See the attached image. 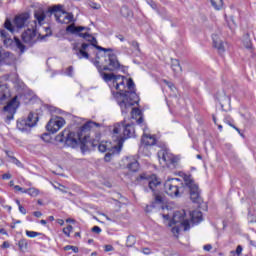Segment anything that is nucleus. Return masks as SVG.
<instances>
[{
  "mask_svg": "<svg viewBox=\"0 0 256 256\" xmlns=\"http://www.w3.org/2000/svg\"><path fill=\"white\" fill-rule=\"evenodd\" d=\"M100 77L107 83L111 89L112 95L121 109L122 115H127L133 105L139 104V96L135 91H124L125 76L115 73H105V71H117L121 64L117 60V55H105L104 61H94Z\"/></svg>",
  "mask_w": 256,
  "mask_h": 256,
  "instance_id": "1",
  "label": "nucleus"
},
{
  "mask_svg": "<svg viewBox=\"0 0 256 256\" xmlns=\"http://www.w3.org/2000/svg\"><path fill=\"white\" fill-rule=\"evenodd\" d=\"M93 127H99V123L93 121L86 122L80 127L77 133L65 129L55 137V141L64 143L66 147H71L72 149L80 147L82 153H85L89 151V145L95 147V144L89 141V135L85 134Z\"/></svg>",
  "mask_w": 256,
  "mask_h": 256,
  "instance_id": "2",
  "label": "nucleus"
},
{
  "mask_svg": "<svg viewBox=\"0 0 256 256\" xmlns=\"http://www.w3.org/2000/svg\"><path fill=\"white\" fill-rule=\"evenodd\" d=\"M25 97V94H21L11 98L9 84L0 81V105H3L2 112L6 116V121H13L15 113H17V109L21 105V101L23 103H29L31 101V98L25 99Z\"/></svg>",
  "mask_w": 256,
  "mask_h": 256,
  "instance_id": "3",
  "label": "nucleus"
},
{
  "mask_svg": "<svg viewBox=\"0 0 256 256\" xmlns=\"http://www.w3.org/2000/svg\"><path fill=\"white\" fill-rule=\"evenodd\" d=\"M81 31H89V28L85 26H75V24H70L66 27V32L71 33L72 35H77L78 37H82V39H85L90 43V47H94L97 49L96 53V59L92 60V63H95V61H101V57L105 59V55H114L112 48H104L102 46L97 45V38L92 36L89 33H83Z\"/></svg>",
  "mask_w": 256,
  "mask_h": 256,
  "instance_id": "4",
  "label": "nucleus"
},
{
  "mask_svg": "<svg viewBox=\"0 0 256 256\" xmlns=\"http://www.w3.org/2000/svg\"><path fill=\"white\" fill-rule=\"evenodd\" d=\"M114 141H118V146H114L116 151H121L125 139H131L135 137V125L134 124H125V120L114 124L113 130Z\"/></svg>",
  "mask_w": 256,
  "mask_h": 256,
  "instance_id": "5",
  "label": "nucleus"
},
{
  "mask_svg": "<svg viewBox=\"0 0 256 256\" xmlns=\"http://www.w3.org/2000/svg\"><path fill=\"white\" fill-rule=\"evenodd\" d=\"M49 17H55L57 23H61L62 25H69V23H75V18L73 13H69L63 10V5L57 4L53 5L52 7L48 8L46 12Z\"/></svg>",
  "mask_w": 256,
  "mask_h": 256,
  "instance_id": "6",
  "label": "nucleus"
},
{
  "mask_svg": "<svg viewBox=\"0 0 256 256\" xmlns=\"http://www.w3.org/2000/svg\"><path fill=\"white\" fill-rule=\"evenodd\" d=\"M183 179L184 187L185 189H188L192 203L201 205L203 203V197H201V189H199V185L195 183L193 176L191 174H183Z\"/></svg>",
  "mask_w": 256,
  "mask_h": 256,
  "instance_id": "7",
  "label": "nucleus"
},
{
  "mask_svg": "<svg viewBox=\"0 0 256 256\" xmlns=\"http://www.w3.org/2000/svg\"><path fill=\"white\" fill-rule=\"evenodd\" d=\"M164 189L169 197H181L183 182L179 178H168L164 183Z\"/></svg>",
  "mask_w": 256,
  "mask_h": 256,
  "instance_id": "8",
  "label": "nucleus"
},
{
  "mask_svg": "<svg viewBox=\"0 0 256 256\" xmlns=\"http://www.w3.org/2000/svg\"><path fill=\"white\" fill-rule=\"evenodd\" d=\"M38 121L39 116L30 112L27 118H22L17 121V129H19V131H22V133H27L31 131L32 127H35V125H37Z\"/></svg>",
  "mask_w": 256,
  "mask_h": 256,
  "instance_id": "9",
  "label": "nucleus"
},
{
  "mask_svg": "<svg viewBox=\"0 0 256 256\" xmlns=\"http://www.w3.org/2000/svg\"><path fill=\"white\" fill-rule=\"evenodd\" d=\"M185 215V210L174 212L172 220L170 221V227L179 223L180 227H183L184 231H189L191 229V224L189 223V220L185 219Z\"/></svg>",
  "mask_w": 256,
  "mask_h": 256,
  "instance_id": "10",
  "label": "nucleus"
},
{
  "mask_svg": "<svg viewBox=\"0 0 256 256\" xmlns=\"http://www.w3.org/2000/svg\"><path fill=\"white\" fill-rule=\"evenodd\" d=\"M159 161H163L165 165H176L179 163V158L171 154L167 149H162L157 153Z\"/></svg>",
  "mask_w": 256,
  "mask_h": 256,
  "instance_id": "11",
  "label": "nucleus"
},
{
  "mask_svg": "<svg viewBox=\"0 0 256 256\" xmlns=\"http://www.w3.org/2000/svg\"><path fill=\"white\" fill-rule=\"evenodd\" d=\"M65 125V119L63 117L55 116L49 120L46 125V129L49 133H57Z\"/></svg>",
  "mask_w": 256,
  "mask_h": 256,
  "instance_id": "12",
  "label": "nucleus"
},
{
  "mask_svg": "<svg viewBox=\"0 0 256 256\" xmlns=\"http://www.w3.org/2000/svg\"><path fill=\"white\" fill-rule=\"evenodd\" d=\"M17 57L13 53L0 48V65H15Z\"/></svg>",
  "mask_w": 256,
  "mask_h": 256,
  "instance_id": "13",
  "label": "nucleus"
},
{
  "mask_svg": "<svg viewBox=\"0 0 256 256\" xmlns=\"http://www.w3.org/2000/svg\"><path fill=\"white\" fill-rule=\"evenodd\" d=\"M165 203V198H163V194L159 192H154V201L146 206V213H151L153 209H157L161 207Z\"/></svg>",
  "mask_w": 256,
  "mask_h": 256,
  "instance_id": "14",
  "label": "nucleus"
},
{
  "mask_svg": "<svg viewBox=\"0 0 256 256\" xmlns=\"http://www.w3.org/2000/svg\"><path fill=\"white\" fill-rule=\"evenodd\" d=\"M143 131L144 133L141 138V144L144 145V147H153V145H156L157 139L155 136L145 133V131H147V126H144Z\"/></svg>",
  "mask_w": 256,
  "mask_h": 256,
  "instance_id": "15",
  "label": "nucleus"
},
{
  "mask_svg": "<svg viewBox=\"0 0 256 256\" xmlns=\"http://www.w3.org/2000/svg\"><path fill=\"white\" fill-rule=\"evenodd\" d=\"M89 47V43H82L80 48H77V46L73 47L74 51H76L75 55L78 57V59H89V53L87 52Z\"/></svg>",
  "mask_w": 256,
  "mask_h": 256,
  "instance_id": "16",
  "label": "nucleus"
},
{
  "mask_svg": "<svg viewBox=\"0 0 256 256\" xmlns=\"http://www.w3.org/2000/svg\"><path fill=\"white\" fill-rule=\"evenodd\" d=\"M29 21V13H22L14 18V25L17 29H23Z\"/></svg>",
  "mask_w": 256,
  "mask_h": 256,
  "instance_id": "17",
  "label": "nucleus"
},
{
  "mask_svg": "<svg viewBox=\"0 0 256 256\" xmlns=\"http://www.w3.org/2000/svg\"><path fill=\"white\" fill-rule=\"evenodd\" d=\"M35 37H37V32L35 30L27 29L22 33V40L28 45H33L35 43Z\"/></svg>",
  "mask_w": 256,
  "mask_h": 256,
  "instance_id": "18",
  "label": "nucleus"
},
{
  "mask_svg": "<svg viewBox=\"0 0 256 256\" xmlns=\"http://www.w3.org/2000/svg\"><path fill=\"white\" fill-rule=\"evenodd\" d=\"M131 117L136 120L137 125H144V127H146L145 124H143V112H141V109L132 108Z\"/></svg>",
  "mask_w": 256,
  "mask_h": 256,
  "instance_id": "19",
  "label": "nucleus"
},
{
  "mask_svg": "<svg viewBox=\"0 0 256 256\" xmlns=\"http://www.w3.org/2000/svg\"><path fill=\"white\" fill-rule=\"evenodd\" d=\"M0 37L3 40L5 47H11L13 45V39L5 29H0Z\"/></svg>",
  "mask_w": 256,
  "mask_h": 256,
  "instance_id": "20",
  "label": "nucleus"
},
{
  "mask_svg": "<svg viewBox=\"0 0 256 256\" xmlns=\"http://www.w3.org/2000/svg\"><path fill=\"white\" fill-rule=\"evenodd\" d=\"M212 41L213 46L219 51V53H225V45L217 35H212Z\"/></svg>",
  "mask_w": 256,
  "mask_h": 256,
  "instance_id": "21",
  "label": "nucleus"
},
{
  "mask_svg": "<svg viewBox=\"0 0 256 256\" xmlns=\"http://www.w3.org/2000/svg\"><path fill=\"white\" fill-rule=\"evenodd\" d=\"M190 218L191 222L194 224L201 223V221H203V213L199 210H194L190 212Z\"/></svg>",
  "mask_w": 256,
  "mask_h": 256,
  "instance_id": "22",
  "label": "nucleus"
},
{
  "mask_svg": "<svg viewBox=\"0 0 256 256\" xmlns=\"http://www.w3.org/2000/svg\"><path fill=\"white\" fill-rule=\"evenodd\" d=\"M159 185H161V181H159L157 178L148 182V187L153 193H159V191H157V187H159Z\"/></svg>",
  "mask_w": 256,
  "mask_h": 256,
  "instance_id": "23",
  "label": "nucleus"
},
{
  "mask_svg": "<svg viewBox=\"0 0 256 256\" xmlns=\"http://www.w3.org/2000/svg\"><path fill=\"white\" fill-rule=\"evenodd\" d=\"M17 245L19 247V251H21L22 253H25V251L29 249V242L25 238L20 239Z\"/></svg>",
  "mask_w": 256,
  "mask_h": 256,
  "instance_id": "24",
  "label": "nucleus"
},
{
  "mask_svg": "<svg viewBox=\"0 0 256 256\" xmlns=\"http://www.w3.org/2000/svg\"><path fill=\"white\" fill-rule=\"evenodd\" d=\"M34 17L36 21H38L39 25H41L45 21L47 14H45L43 10H38L34 13Z\"/></svg>",
  "mask_w": 256,
  "mask_h": 256,
  "instance_id": "25",
  "label": "nucleus"
},
{
  "mask_svg": "<svg viewBox=\"0 0 256 256\" xmlns=\"http://www.w3.org/2000/svg\"><path fill=\"white\" fill-rule=\"evenodd\" d=\"M120 15H122V17H125L126 19H128V17H133V11L131 9H129V7L124 5L120 9Z\"/></svg>",
  "mask_w": 256,
  "mask_h": 256,
  "instance_id": "26",
  "label": "nucleus"
},
{
  "mask_svg": "<svg viewBox=\"0 0 256 256\" xmlns=\"http://www.w3.org/2000/svg\"><path fill=\"white\" fill-rule=\"evenodd\" d=\"M3 27L10 33H15V26L13 25V22H11L9 18L5 20Z\"/></svg>",
  "mask_w": 256,
  "mask_h": 256,
  "instance_id": "27",
  "label": "nucleus"
},
{
  "mask_svg": "<svg viewBox=\"0 0 256 256\" xmlns=\"http://www.w3.org/2000/svg\"><path fill=\"white\" fill-rule=\"evenodd\" d=\"M127 167L129 171L137 173V171H139V162H137V160H134L133 162L128 163Z\"/></svg>",
  "mask_w": 256,
  "mask_h": 256,
  "instance_id": "28",
  "label": "nucleus"
},
{
  "mask_svg": "<svg viewBox=\"0 0 256 256\" xmlns=\"http://www.w3.org/2000/svg\"><path fill=\"white\" fill-rule=\"evenodd\" d=\"M171 69L174 71V73H179L182 71L181 64H179V60L174 59L172 60Z\"/></svg>",
  "mask_w": 256,
  "mask_h": 256,
  "instance_id": "29",
  "label": "nucleus"
},
{
  "mask_svg": "<svg viewBox=\"0 0 256 256\" xmlns=\"http://www.w3.org/2000/svg\"><path fill=\"white\" fill-rule=\"evenodd\" d=\"M210 3L216 11H220L223 8V0H211Z\"/></svg>",
  "mask_w": 256,
  "mask_h": 256,
  "instance_id": "30",
  "label": "nucleus"
},
{
  "mask_svg": "<svg viewBox=\"0 0 256 256\" xmlns=\"http://www.w3.org/2000/svg\"><path fill=\"white\" fill-rule=\"evenodd\" d=\"M23 193H26L27 195H30V197H37L39 195V189L37 188H29L25 189Z\"/></svg>",
  "mask_w": 256,
  "mask_h": 256,
  "instance_id": "31",
  "label": "nucleus"
},
{
  "mask_svg": "<svg viewBox=\"0 0 256 256\" xmlns=\"http://www.w3.org/2000/svg\"><path fill=\"white\" fill-rule=\"evenodd\" d=\"M14 41L17 49L20 50V53H25L26 47L24 46L23 42H21V40L17 37H14Z\"/></svg>",
  "mask_w": 256,
  "mask_h": 256,
  "instance_id": "32",
  "label": "nucleus"
},
{
  "mask_svg": "<svg viewBox=\"0 0 256 256\" xmlns=\"http://www.w3.org/2000/svg\"><path fill=\"white\" fill-rule=\"evenodd\" d=\"M137 243V238L133 235H129L126 239V247H133Z\"/></svg>",
  "mask_w": 256,
  "mask_h": 256,
  "instance_id": "33",
  "label": "nucleus"
},
{
  "mask_svg": "<svg viewBox=\"0 0 256 256\" xmlns=\"http://www.w3.org/2000/svg\"><path fill=\"white\" fill-rule=\"evenodd\" d=\"M26 235H27V237H30V239H34V237H39V236H41L43 234L41 232H35V231L26 230Z\"/></svg>",
  "mask_w": 256,
  "mask_h": 256,
  "instance_id": "34",
  "label": "nucleus"
},
{
  "mask_svg": "<svg viewBox=\"0 0 256 256\" xmlns=\"http://www.w3.org/2000/svg\"><path fill=\"white\" fill-rule=\"evenodd\" d=\"M64 251H73V253H79V248L77 246L67 245L64 247Z\"/></svg>",
  "mask_w": 256,
  "mask_h": 256,
  "instance_id": "35",
  "label": "nucleus"
},
{
  "mask_svg": "<svg viewBox=\"0 0 256 256\" xmlns=\"http://www.w3.org/2000/svg\"><path fill=\"white\" fill-rule=\"evenodd\" d=\"M175 226L172 227V233L175 237H179V231H181V225L174 224Z\"/></svg>",
  "mask_w": 256,
  "mask_h": 256,
  "instance_id": "36",
  "label": "nucleus"
},
{
  "mask_svg": "<svg viewBox=\"0 0 256 256\" xmlns=\"http://www.w3.org/2000/svg\"><path fill=\"white\" fill-rule=\"evenodd\" d=\"M73 231V226L68 225L66 228L63 229V233L64 235H66V237H71V232Z\"/></svg>",
  "mask_w": 256,
  "mask_h": 256,
  "instance_id": "37",
  "label": "nucleus"
},
{
  "mask_svg": "<svg viewBox=\"0 0 256 256\" xmlns=\"http://www.w3.org/2000/svg\"><path fill=\"white\" fill-rule=\"evenodd\" d=\"M243 253V247L241 245H238L236 248V251H231L230 254L235 256V255H241Z\"/></svg>",
  "mask_w": 256,
  "mask_h": 256,
  "instance_id": "38",
  "label": "nucleus"
},
{
  "mask_svg": "<svg viewBox=\"0 0 256 256\" xmlns=\"http://www.w3.org/2000/svg\"><path fill=\"white\" fill-rule=\"evenodd\" d=\"M127 87H128V91H134L133 89L135 88V82H133V79H128L127 80Z\"/></svg>",
  "mask_w": 256,
  "mask_h": 256,
  "instance_id": "39",
  "label": "nucleus"
},
{
  "mask_svg": "<svg viewBox=\"0 0 256 256\" xmlns=\"http://www.w3.org/2000/svg\"><path fill=\"white\" fill-rule=\"evenodd\" d=\"M164 83H166L167 87H169L170 91H173V93L177 91V87H175V85L172 82L164 80Z\"/></svg>",
  "mask_w": 256,
  "mask_h": 256,
  "instance_id": "40",
  "label": "nucleus"
},
{
  "mask_svg": "<svg viewBox=\"0 0 256 256\" xmlns=\"http://www.w3.org/2000/svg\"><path fill=\"white\" fill-rule=\"evenodd\" d=\"M11 163L16 165L17 167H23V163H21V161H19V159H17L16 157L12 158Z\"/></svg>",
  "mask_w": 256,
  "mask_h": 256,
  "instance_id": "41",
  "label": "nucleus"
},
{
  "mask_svg": "<svg viewBox=\"0 0 256 256\" xmlns=\"http://www.w3.org/2000/svg\"><path fill=\"white\" fill-rule=\"evenodd\" d=\"M147 3L152 9H154V11H157V2L153 0H147Z\"/></svg>",
  "mask_w": 256,
  "mask_h": 256,
  "instance_id": "42",
  "label": "nucleus"
},
{
  "mask_svg": "<svg viewBox=\"0 0 256 256\" xmlns=\"http://www.w3.org/2000/svg\"><path fill=\"white\" fill-rule=\"evenodd\" d=\"M89 5H90L91 9H96V10L101 9V4H98L96 2H90Z\"/></svg>",
  "mask_w": 256,
  "mask_h": 256,
  "instance_id": "43",
  "label": "nucleus"
},
{
  "mask_svg": "<svg viewBox=\"0 0 256 256\" xmlns=\"http://www.w3.org/2000/svg\"><path fill=\"white\" fill-rule=\"evenodd\" d=\"M131 46L133 47V49H135V50L138 51L139 53L141 52V49L139 48V42H137V41H132V42H131Z\"/></svg>",
  "mask_w": 256,
  "mask_h": 256,
  "instance_id": "44",
  "label": "nucleus"
},
{
  "mask_svg": "<svg viewBox=\"0 0 256 256\" xmlns=\"http://www.w3.org/2000/svg\"><path fill=\"white\" fill-rule=\"evenodd\" d=\"M98 150L100 151V153H105V151H107V145L99 144L98 145Z\"/></svg>",
  "mask_w": 256,
  "mask_h": 256,
  "instance_id": "45",
  "label": "nucleus"
},
{
  "mask_svg": "<svg viewBox=\"0 0 256 256\" xmlns=\"http://www.w3.org/2000/svg\"><path fill=\"white\" fill-rule=\"evenodd\" d=\"M242 118L245 119L246 123H249L251 121V114L247 113V114H240Z\"/></svg>",
  "mask_w": 256,
  "mask_h": 256,
  "instance_id": "46",
  "label": "nucleus"
},
{
  "mask_svg": "<svg viewBox=\"0 0 256 256\" xmlns=\"http://www.w3.org/2000/svg\"><path fill=\"white\" fill-rule=\"evenodd\" d=\"M4 153L11 161L13 160V158H15V156H13V151L4 150Z\"/></svg>",
  "mask_w": 256,
  "mask_h": 256,
  "instance_id": "47",
  "label": "nucleus"
},
{
  "mask_svg": "<svg viewBox=\"0 0 256 256\" xmlns=\"http://www.w3.org/2000/svg\"><path fill=\"white\" fill-rule=\"evenodd\" d=\"M66 75H68V77H73V66H69L66 69Z\"/></svg>",
  "mask_w": 256,
  "mask_h": 256,
  "instance_id": "48",
  "label": "nucleus"
},
{
  "mask_svg": "<svg viewBox=\"0 0 256 256\" xmlns=\"http://www.w3.org/2000/svg\"><path fill=\"white\" fill-rule=\"evenodd\" d=\"M92 233H96L97 235H99V233H101V227L99 226L92 227Z\"/></svg>",
  "mask_w": 256,
  "mask_h": 256,
  "instance_id": "49",
  "label": "nucleus"
},
{
  "mask_svg": "<svg viewBox=\"0 0 256 256\" xmlns=\"http://www.w3.org/2000/svg\"><path fill=\"white\" fill-rule=\"evenodd\" d=\"M11 77V75L9 74H5L0 78L1 83H4L3 81H9V78Z\"/></svg>",
  "mask_w": 256,
  "mask_h": 256,
  "instance_id": "50",
  "label": "nucleus"
},
{
  "mask_svg": "<svg viewBox=\"0 0 256 256\" xmlns=\"http://www.w3.org/2000/svg\"><path fill=\"white\" fill-rule=\"evenodd\" d=\"M113 245H105L104 246V251L106 252V253H109V251H113Z\"/></svg>",
  "mask_w": 256,
  "mask_h": 256,
  "instance_id": "51",
  "label": "nucleus"
},
{
  "mask_svg": "<svg viewBox=\"0 0 256 256\" xmlns=\"http://www.w3.org/2000/svg\"><path fill=\"white\" fill-rule=\"evenodd\" d=\"M111 157H113L112 153H106L105 157H104V161H106L107 163H109V161H111Z\"/></svg>",
  "mask_w": 256,
  "mask_h": 256,
  "instance_id": "52",
  "label": "nucleus"
},
{
  "mask_svg": "<svg viewBox=\"0 0 256 256\" xmlns=\"http://www.w3.org/2000/svg\"><path fill=\"white\" fill-rule=\"evenodd\" d=\"M18 209L20 213H22V215H27V209H25V207H23L22 205H19Z\"/></svg>",
  "mask_w": 256,
  "mask_h": 256,
  "instance_id": "53",
  "label": "nucleus"
},
{
  "mask_svg": "<svg viewBox=\"0 0 256 256\" xmlns=\"http://www.w3.org/2000/svg\"><path fill=\"white\" fill-rule=\"evenodd\" d=\"M13 176L10 173H5L2 175V179L7 180V179H11Z\"/></svg>",
  "mask_w": 256,
  "mask_h": 256,
  "instance_id": "54",
  "label": "nucleus"
},
{
  "mask_svg": "<svg viewBox=\"0 0 256 256\" xmlns=\"http://www.w3.org/2000/svg\"><path fill=\"white\" fill-rule=\"evenodd\" d=\"M204 251H211L213 249V246L211 244H207L203 246Z\"/></svg>",
  "mask_w": 256,
  "mask_h": 256,
  "instance_id": "55",
  "label": "nucleus"
},
{
  "mask_svg": "<svg viewBox=\"0 0 256 256\" xmlns=\"http://www.w3.org/2000/svg\"><path fill=\"white\" fill-rule=\"evenodd\" d=\"M142 253H143L144 255H151V249H149V248H144V249L142 250Z\"/></svg>",
  "mask_w": 256,
  "mask_h": 256,
  "instance_id": "56",
  "label": "nucleus"
},
{
  "mask_svg": "<svg viewBox=\"0 0 256 256\" xmlns=\"http://www.w3.org/2000/svg\"><path fill=\"white\" fill-rule=\"evenodd\" d=\"M33 215H34V217H37V218L43 217V213H41V211H35V212H33Z\"/></svg>",
  "mask_w": 256,
  "mask_h": 256,
  "instance_id": "57",
  "label": "nucleus"
},
{
  "mask_svg": "<svg viewBox=\"0 0 256 256\" xmlns=\"http://www.w3.org/2000/svg\"><path fill=\"white\" fill-rule=\"evenodd\" d=\"M14 189H15V191H20L21 193H23V191H25V189H23L21 186H19V185H15L14 186Z\"/></svg>",
  "mask_w": 256,
  "mask_h": 256,
  "instance_id": "58",
  "label": "nucleus"
},
{
  "mask_svg": "<svg viewBox=\"0 0 256 256\" xmlns=\"http://www.w3.org/2000/svg\"><path fill=\"white\" fill-rule=\"evenodd\" d=\"M147 179V175L146 174H141L138 178H137V181H143Z\"/></svg>",
  "mask_w": 256,
  "mask_h": 256,
  "instance_id": "59",
  "label": "nucleus"
},
{
  "mask_svg": "<svg viewBox=\"0 0 256 256\" xmlns=\"http://www.w3.org/2000/svg\"><path fill=\"white\" fill-rule=\"evenodd\" d=\"M2 247L3 249H9L10 247L9 242H3Z\"/></svg>",
  "mask_w": 256,
  "mask_h": 256,
  "instance_id": "60",
  "label": "nucleus"
},
{
  "mask_svg": "<svg viewBox=\"0 0 256 256\" xmlns=\"http://www.w3.org/2000/svg\"><path fill=\"white\" fill-rule=\"evenodd\" d=\"M245 47L246 49H251V47H253L251 41H247Z\"/></svg>",
  "mask_w": 256,
  "mask_h": 256,
  "instance_id": "61",
  "label": "nucleus"
},
{
  "mask_svg": "<svg viewBox=\"0 0 256 256\" xmlns=\"http://www.w3.org/2000/svg\"><path fill=\"white\" fill-rule=\"evenodd\" d=\"M0 233L1 235H8L7 230H5V228H0Z\"/></svg>",
  "mask_w": 256,
  "mask_h": 256,
  "instance_id": "62",
  "label": "nucleus"
},
{
  "mask_svg": "<svg viewBox=\"0 0 256 256\" xmlns=\"http://www.w3.org/2000/svg\"><path fill=\"white\" fill-rule=\"evenodd\" d=\"M117 38L122 42L125 41V37H123V35H118Z\"/></svg>",
  "mask_w": 256,
  "mask_h": 256,
  "instance_id": "63",
  "label": "nucleus"
},
{
  "mask_svg": "<svg viewBox=\"0 0 256 256\" xmlns=\"http://www.w3.org/2000/svg\"><path fill=\"white\" fill-rule=\"evenodd\" d=\"M59 225H65V221L63 219H58Z\"/></svg>",
  "mask_w": 256,
  "mask_h": 256,
  "instance_id": "64",
  "label": "nucleus"
}]
</instances>
